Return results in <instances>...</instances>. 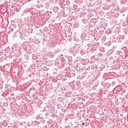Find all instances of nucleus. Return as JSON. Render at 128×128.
<instances>
[{
	"instance_id": "1",
	"label": "nucleus",
	"mask_w": 128,
	"mask_h": 128,
	"mask_svg": "<svg viewBox=\"0 0 128 128\" xmlns=\"http://www.w3.org/2000/svg\"><path fill=\"white\" fill-rule=\"evenodd\" d=\"M82 124L83 126H84V123H82Z\"/></svg>"
}]
</instances>
